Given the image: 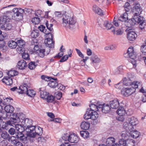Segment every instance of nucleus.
<instances>
[{"label": "nucleus", "instance_id": "nucleus-38", "mask_svg": "<svg viewBox=\"0 0 146 146\" xmlns=\"http://www.w3.org/2000/svg\"><path fill=\"white\" fill-rule=\"evenodd\" d=\"M115 139L113 137H110L107 139L106 143L108 146H111L115 143Z\"/></svg>", "mask_w": 146, "mask_h": 146}, {"label": "nucleus", "instance_id": "nucleus-14", "mask_svg": "<svg viewBox=\"0 0 146 146\" xmlns=\"http://www.w3.org/2000/svg\"><path fill=\"white\" fill-rule=\"evenodd\" d=\"M21 121L22 126L26 128L31 126L32 124V120L29 118H26L24 119L21 118Z\"/></svg>", "mask_w": 146, "mask_h": 146}, {"label": "nucleus", "instance_id": "nucleus-53", "mask_svg": "<svg viewBox=\"0 0 146 146\" xmlns=\"http://www.w3.org/2000/svg\"><path fill=\"white\" fill-rule=\"evenodd\" d=\"M123 66H119L117 69L113 70L114 74H117L120 73L123 70Z\"/></svg>", "mask_w": 146, "mask_h": 146}, {"label": "nucleus", "instance_id": "nucleus-46", "mask_svg": "<svg viewBox=\"0 0 146 146\" xmlns=\"http://www.w3.org/2000/svg\"><path fill=\"white\" fill-rule=\"evenodd\" d=\"M124 142L123 139H120L118 143H115L111 146H125Z\"/></svg>", "mask_w": 146, "mask_h": 146}, {"label": "nucleus", "instance_id": "nucleus-27", "mask_svg": "<svg viewBox=\"0 0 146 146\" xmlns=\"http://www.w3.org/2000/svg\"><path fill=\"white\" fill-rule=\"evenodd\" d=\"M2 82L7 85H11L13 83V80L11 78L7 76L5 77L2 80Z\"/></svg>", "mask_w": 146, "mask_h": 146}, {"label": "nucleus", "instance_id": "nucleus-58", "mask_svg": "<svg viewBox=\"0 0 146 146\" xmlns=\"http://www.w3.org/2000/svg\"><path fill=\"white\" fill-rule=\"evenodd\" d=\"M31 21L34 24H37L40 22V18L38 17H35L32 19Z\"/></svg>", "mask_w": 146, "mask_h": 146}, {"label": "nucleus", "instance_id": "nucleus-28", "mask_svg": "<svg viewBox=\"0 0 146 146\" xmlns=\"http://www.w3.org/2000/svg\"><path fill=\"white\" fill-rule=\"evenodd\" d=\"M121 135L122 138V139H124V140H127L130 136V133L127 131H123L121 133Z\"/></svg>", "mask_w": 146, "mask_h": 146}, {"label": "nucleus", "instance_id": "nucleus-47", "mask_svg": "<svg viewBox=\"0 0 146 146\" xmlns=\"http://www.w3.org/2000/svg\"><path fill=\"white\" fill-rule=\"evenodd\" d=\"M80 134L81 136L84 139L88 138L89 135V133L87 131H80Z\"/></svg>", "mask_w": 146, "mask_h": 146}, {"label": "nucleus", "instance_id": "nucleus-40", "mask_svg": "<svg viewBox=\"0 0 146 146\" xmlns=\"http://www.w3.org/2000/svg\"><path fill=\"white\" fill-rule=\"evenodd\" d=\"M90 125L89 123L84 121L81 123L80 126L82 129L87 130L89 128Z\"/></svg>", "mask_w": 146, "mask_h": 146}, {"label": "nucleus", "instance_id": "nucleus-15", "mask_svg": "<svg viewBox=\"0 0 146 146\" xmlns=\"http://www.w3.org/2000/svg\"><path fill=\"white\" fill-rule=\"evenodd\" d=\"M117 113L121 117H118V120L121 121H123L124 118L123 116L125 113V111L123 107L119 108L117 110Z\"/></svg>", "mask_w": 146, "mask_h": 146}, {"label": "nucleus", "instance_id": "nucleus-8", "mask_svg": "<svg viewBox=\"0 0 146 146\" xmlns=\"http://www.w3.org/2000/svg\"><path fill=\"white\" fill-rule=\"evenodd\" d=\"M123 84L126 86H131L136 88H138L139 86L140 85L139 82L137 81L132 82L129 78H124L123 79Z\"/></svg>", "mask_w": 146, "mask_h": 146}, {"label": "nucleus", "instance_id": "nucleus-56", "mask_svg": "<svg viewBox=\"0 0 146 146\" xmlns=\"http://www.w3.org/2000/svg\"><path fill=\"white\" fill-rule=\"evenodd\" d=\"M9 21V20L7 19V17L4 16L1 18L0 19L1 25L8 23Z\"/></svg>", "mask_w": 146, "mask_h": 146}, {"label": "nucleus", "instance_id": "nucleus-51", "mask_svg": "<svg viewBox=\"0 0 146 146\" xmlns=\"http://www.w3.org/2000/svg\"><path fill=\"white\" fill-rule=\"evenodd\" d=\"M18 74V72L15 70H11L8 72L7 74L9 76L11 77L17 75Z\"/></svg>", "mask_w": 146, "mask_h": 146}, {"label": "nucleus", "instance_id": "nucleus-13", "mask_svg": "<svg viewBox=\"0 0 146 146\" xmlns=\"http://www.w3.org/2000/svg\"><path fill=\"white\" fill-rule=\"evenodd\" d=\"M98 107L100 110H101L102 112L104 113H108L111 110L110 106L108 104H100Z\"/></svg>", "mask_w": 146, "mask_h": 146}, {"label": "nucleus", "instance_id": "nucleus-59", "mask_svg": "<svg viewBox=\"0 0 146 146\" xmlns=\"http://www.w3.org/2000/svg\"><path fill=\"white\" fill-rule=\"evenodd\" d=\"M124 8L125 11L127 12L129 11L131 9V7L129 5V3L128 2L125 3Z\"/></svg>", "mask_w": 146, "mask_h": 146}, {"label": "nucleus", "instance_id": "nucleus-63", "mask_svg": "<svg viewBox=\"0 0 146 146\" xmlns=\"http://www.w3.org/2000/svg\"><path fill=\"white\" fill-rule=\"evenodd\" d=\"M139 28L141 30H145V26L146 25V23L145 21L142 22V23H139Z\"/></svg>", "mask_w": 146, "mask_h": 146}, {"label": "nucleus", "instance_id": "nucleus-21", "mask_svg": "<svg viewBox=\"0 0 146 146\" xmlns=\"http://www.w3.org/2000/svg\"><path fill=\"white\" fill-rule=\"evenodd\" d=\"M12 122L11 121H8L6 122H4L2 120L0 121V127H1L3 129H7V127L9 125L12 126H14L13 124H12L11 123Z\"/></svg>", "mask_w": 146, "mask_h": 146}, {"label": "nucleus", "instance_id": "nucleus-35", "mask_svg": "<svg viewBox=\"0 0 146 146\" xmlns=\"http://www.w3.org/2000/svg\"><path fill=\"white\" fill-rule=\"evenodd\" d=\"M128 14L126 12L122 14L119 18L118 20L121 21H126L128 20Z\"/></svg>", "mask_w": 146, "mask_h": 146}, {"label": "nucleus", "instance_id": "nucleus-2", "mask_svg": "<svg viewBox=\"0 0 146 146\" xmlns=\"http://www.w3.org/2000/svg\"><path fill=\"white\" fill-rule=\"evenodd\" d=\"M38 43L36 39L32 40L31 42V47L33 48L34 51L38 53L39 56L43 57L45 55H47L46 53V49L40 48L38 45Z\"/></svg>", "mask_w": 146, "mask_h": 146}, {"label": "nucleus", "instance_id": "nucleus-60", "mask_svg": "<svg viewBox=\"0 0 146 146\" xmlns=\"http://www.w3.org/2000/svg\"><path fill=\"white\" fill-rule=\"evenodd\" d=\"M22 57L23 59L27 60H29L30 59L28 53L24 52L22 54Z\"/></svg>", "mask_w": 146, "mask_h": 146}, {"label": "nucleus", "instance_id": "nucleus-62", "mask_svg": "<svg viewBox=\"0 0 146 146\" xmlns=\"http://www.w3.org/2000/svg\"><path fill=\"white\" fill-rule=\"evenodd\" d=\"M141 50L142 52L144 54H146V44H143L141 48Z\"/></svg>", "mask_w": 146, "mask_h": 146}, {"label": "nucleus", "instance_id": "nucleus-7", "mask_svg": "<svg viewBox=\"0 0 146 146\" xmlns=\"http://www.w3.org/2000/svg\"><path fill=\"white\" fill-rule=\"evenodd\" d=\"M98 114L97 112L90 111L89 110H87L86 113L84 115V118L86 120L98 119Z\"/></svg>", "mask_w": 146, "mask_h": 146}, {"label": "nucleus", "instance_id": "nucleus-52", "mask_svg": "<svg viewBox=\"0 0 146 146\" xmlns=\"http://www.w3.org/2000/svg\"><path fill=\"white\" fill-rule=\"evenodd\" d=\"M37 65V64L35 62H31L29 63L28 67L30 69L33 70L35 68Z\"/></svg>", "mask_w": 146, "mask_h": 146}, {"label": "nucleus", "instance_id": "nucleus-4", "mask_svg": "<svg viewBox=\"0 0 146 146\" xmlns=\"http://www.w3.org/2000/svg\"><path fill=\"white\" fill-rule=\"evenodd\" d=\"M13 18L15 20L19 21L23 18V14L24 12V9L21 8H14L13 10Z\"/></svg>", "mask_w": 146, "mask_h": 146}, {"label": "nucleus", "instance_id": "nucleus-26", "mask_svg": "<svg viewBox=\"0 0 146 146\" xmlns=\"http://www.w3.org/2000/svg\"><path fill=\"white\" fill-rule=\"evenodd\" d=\"M127 54L129 56V57L131 58H134L135 57V54L133 47H132L128 48L127 53L125 55H126Z\"/></svg>", "mask_w": 146, "mask_h": 146}, {"label": "nucleus", "instance_id": "nucleus-41", "mask_svg": "<svg viewBox=\"0 0 146 146\" xmlns=\"http://www.w3.org/2000/svg\"><path fill=\"white\" fill-rule=\"evenodd\" d=\"M1 27L3 29L6 30H10L11 28V24L8 22L2 24L1 26Z\"/></svg>", "mask_w": 146, "mask_h": 146}, {"label": "nucleus", "instance_id": "nucleus-55", "mask_svg": "<svg viewBox=\"0 0 146 146\" xmlns=\"http://www.w3.org/2000/svg\"><path fill=\"white\" fill-rule=\"evenodd\" d=\"M54 99V97L52 95H48L46 98V101L48 102H53Z\"/></svg>", "mask_w": 146, "mask_h": 146}, {"label": "nucleus", "instance_id": "nucleus-29", "mask_svg": "<svg viewBox=\"0 0 146 146\" xmlns=\"http://www.w3.org/2000/svg\"><path fill=\"white\" fill-rule=\"evenodd\" d=\"M4 110L6 113H12L14 110L13 107L10 105H6L4 108Z\"/></svg>", "mask_w": 146, "mask_h": 146}, {"label": "nucleus", "instance_id": "nucleus-16", "mask_svg": "<svg viewBox=\"0 0 146 146\" xmlns=\"http://www.w3.org/2000/svg\"><path fill=\"white\" fill-rule=\"evenodd\" d=\"M137 37V35L135 31H128L127 35V38L129 40H134Z\"/></svg>", "mask_w": 146, "mask_h": 146}, {"label": "nucleus", "instance_id": "nucleus-39", "mask_svg": "<svg viewBox=\"0 0 146 146\" xmlns=\"http://www.w3.org/2000/svg\"><path fill=\"white\" fill-rule=\"evenodd\" d=\"M140 133L137 130H134L130 131V136L135 139H136L138 138L140 135Z\"/></svg>", "mask_w": 146, "mask_h": 146}, {"label": "nucleus", "instance_id": "nucleus-9", "mask_svg": "<svg viewBox=\"0 0 146 146\" xmlns=\"http://www.w3.org/2000/svg\"><path fill=\"white\" fill-rule=\"evenodd\" d=\"M136 88L133 86L130 88H123L121 90V94L125 96H128L135 92Z\"/></svg>", "mask_w": 146, "mask_h": 146}, {"label": "nucleus", "instance_id": "nucleus-10", "mask_svg": "<svg viewBox=\"0 0 146 146\" xmlns=\"http://www.w3.org/2000/svg\"><path fill=\"white\" fill-rule=\"evenodd\" d=\"M35 127L34 126H31L25 129L27 134L28 136L34 138L36 137Z\"/></svg>", "mask_w": 146, "mask_h": 146}, {"label": "nucleus", "instance_id": "nucleus-61", "mask_svg": "<svg viewBox=\"0 0 146 146\" xmlns=\"http://www.w3.org/2000/svg\"><path fill=\"white\" fill-rule=\"evenodd\" d=\"M3 40L0 41V48L2 50H5L6 49V46H5V43Z\"/></svg>", "mask_w": 146, "mask_h": 146}, {"label": "nucleus", "instance_id": "nucleus-50", "mask_svg": "<svg viewBox=\"0 0 146 146\" xmlns=\"http://www.w3.org/2000/svg\"><path fill=\"white\" fill-rule=\"evenodd\" d=\"M25 94L30 97H32L35 95L36 92L33 90H28V91Z\"/></svg>", "mask_w": 146, "mask_h": 146}, {"label": "nucleus", "instance_id": "nucleus-45", "mask_svg": "<svg viewBox=\"0 0 146 146\" xmlns=\"http://www.w3.org/2000/svg\"><path fill=\"white\" fill-rule=\"evenodd\" d=\"M115 29L114 28V31H112L113 34L115 35H121L123 33L124 31L122 28L116 30V31H115Z\"/></svg>", "mask_w": 146, "mask_h": 146}, {"label": "nucleus", "instance_id": "nucleus-24", "mask_svg": "<svg viewBox=\"0 0 146 146\" xmlns=\"http://www.w3.org/2000/svg\"><path fill=\"white\" fill-rule=\"evenodd\" d=\"M123 128L125 129V131L130 132L132 131L133 129V125L130 124L129 123L125 122L123 124Z\"/></svg>", "mask_w": 146, "mask_h": 146}, {"label": "nucleus", "instance_id": "nucleus-17", "mask_svg": "<svg viewBox=\"0 0 146 146\" xmlns=\"http://www.w3.org/2000/svg\"><path fill=\"white\" fill-rule=\"evenodd\" d=\"M91 63L92 64H98L100 63L101 61V60L97 55L93 54L90 57V58Z\"/></svg>", "mask_w": 146, "mask_h": 146}, {"label": "nucleus", "instance_id": "nucleus-6", "mask_svg": "<svg viewBox=\"0 0 146 146\" xmlns=\"http://www.w3.org/2000/svg\"><path fill=\"white\" fill-rule=\"evenodd\" d=\"M145 21V19L139 15H133V18L129 19L128 22L131 26H133L137 23L139 24Z\"/></svg>", "mask_w": 146, "mask_h": 146}, {"label": "nucleus", "instance_id": "nucleus-23", "mask_svg": "<svg viewBox=\"0 0 146 146\" xmlns=\"http://www.w3.org/2000/svg\"><path fill=\"white\" fill-rule=\"evenodd\" d=\"M11 143L14 146H23L22 144L14 136H12L10 139Z\"/></svg>", "mask_w": 146, "mask_h": 146}, {"label": "nucleus", "instance_id": "nucleus-48", "mask_svg": "<svg viewBox=\"0 0 146 146\" xmlns=\"http://www.w3.org/2000/svg\"><path fill=\"white\" fill-rule=\"evenodd\" d=\"M43 133L42 128L38 127L37 129L35 130V134H36V137L37 136H40Z\"/></svg>", "mask_w": 146, "mask_h": 146}, {"label": "nucleus", "instance_id": "nucleus-57", "mask_svg": "<svg viewBox=\"0 0 146 146\" xmlns=\"http://www.w3.org/2000/svg\"><path fill=\"white\" fill-rule=\"evenodd\" d=\"M24 46H18L17 49V50L18 53L22 54L25 51V48Z\"/></svg>", "mask_w": 146, "mask_h": 146}, {"label": "nucleus", "instance_id": "nucleus-54", "mask_svg": "<svg viewBox=\"0 0 146 146\" xmlns=\"http://www.w3.org/2000/svg\"><path fill=\"white\" fill-rule=\"evenodd\" d=\"M39 35V31L37 30H35L33 31L31 34V36L34 38H36Z\"/></svg>", "mask_w": 146, "mask_h": 146}, {"label": "nucleus", "instance_id": "nucleus-64", "mask_svg": "<svg viewBox=\"0 0 146 146\" xmlns=\"http://www.w3.org/2000/svg\"><path fill=\"white\" fill-rule=\"evenodd\" d=\"M1 136L3 139H6L8 138L9 134L5 131H3L1 134Z\"/></svg>", "mask_w": 146, "mask_h": 146}, {"label": "nucleus", "instance_id": "nucleus-11", "mask_svg": "<svg viewBox=\"0 0 146 146\" xmlns=\"http://www.w3.org/2000/svg\"><path fill=\"white\" fill-rule=\"evenodd\" d=\"M11 114L12 115L10 114V115L11 116L12 119L11 120L9 121H12V122L11 123L12 124H13L14 123H19L21 121V116H20L19 117V114H16L13 113Z\"/></svg>", "mask_w": 146, "mask_h": 146}, {"label": "nucleus", "instance_id": "nucleus-31", "mask_svg": "<svg viewBox=\"0 0 146 146\" xmlns=\"http://www.w3.org/2000/svg\"><path fill=\"white\" fill-rule=\"evenodd\" d=\"M7 44L8 46L12 49L15 48L17 46V42L12 40L9 41Z\"/></svg>", "mask_w": 146, "mask_h": 146}, {"label": "nucleus", "instance_id": "nucleus-49", "mask_svg": "<svg viewBox=\"0 0 146 146\" xmlns=\"http://www.w3.org/2000/svg\"><path fill=\"white\" fill-rule=\"evenodd\" d=\"M13 99L12 98L9 99L8 98H6L3 101L2 104L3 105H5L7 104H10L11 103V101Z\"/></svg>", "mask_w": 146, "mask_h": 146}, {"label": "nucleus", "instance_id": "nucleus-5", "mask_svg": "<svg viewBox=\"0 0 146 146\" xmlns=\"http://www.w3.org/2000/svg\"><path fill=\"white\" fill-rule=\"evenodd\" d=\"M46 25L47 29H46L45 27L42 25L38 27V29L40 31L44 33L45 35L52 34L51 32L53 30L52 28L53 24H49L48 22H46Z\"/></svg>", "mask_w": 146, "mask_h": 146}, {"label": "nucleus", "instance_id": "nucleus-36", "mask_svg": "<svg viewBox=\"0 0 146 146\" xmlns=\"http://www.w3.org/2000/svg\"><path fill=\"white\" fill-rule=\"evenodd\" d=\"M53 81H50L48 83V85L51 88H55L58 85V83L56 81L57 80V78H56L54 79H52Z\"/></svg>", "mask_w": 146, "mask_h": 146}, {"label": "nucleus", "instance_id": "nucleus-3", "mask_svg": "<svg viewBox=\"0 0 146 146\" xmlns=\"http://www.w3.org/2000/svg\"><path fill=\"white\" fill-rule=\"evenodd\" d=\"M44 36L46 37V38L44 40V43L46 46L48 47L46 48V53L47 55H48L50 51V48H54V42L53 41V35L52 34L45 35Z\"/></svg>", "mask_w": 146, "mask_h": 146}, {"label": "nucleus", "instance_id": "nucleus-34", "mask_svg": "<svg viewBox=\"0 0 146 146\" xmlns=\"http://www.w3.org/2000/svg\"><path fill=\"white\" fill-rule=\"evenodd\" d=\"M13 126L15 125V127L17 131L19 132H22L25 130L24 127L22 126L20 124L17 123H14L13 124Z\"/></svg>", "mask_w": 146, "mask_h": 146}, {"label": "nucleus", "instance_id": "nucleus-12", "mask_svg": "<svg viewBox=\"0 0 146 146\" xmlns=\"http://www.w3.org/2000/svg\"><path fill=\"white\" fill-rule=\"evenodd\" d=\"M142 11V9L139 4L137 3L133 8L132 13L133 15H140Z\"/></svg>", "mask_w": 146, "mask_h": 146}, {"label": "nucleus", "instance_id": "nucleus-1", "mask_svg": "<svg viewBox=\"0 0 146 146\" xmlns=\"http://www.w3.org/2000/svg\"><path fill=\"white\" fill-rule=\"evenodd\" d=\"M55 17L58 19L60 17L62 19V24L63 26L68 29L71 28V26L74 25L76 21L73 17H71L65 14H63L62 16L61 12L56 11L54 13Z\"/></svg>", "mask_w": 146, "mask_h": 146}, {"label": "nucleus", "instance_id": "nucleus-25", "mask_svg": "<svg viewBox=\"0 0 146 146\" xmlns=\"http://www.w3.org/2000/svg\"><path fill=\"white\" fill-rule=\"evenodd\" d=\"M19 132L15 133V136H13L17 139H19L20 140L23 141H25L27 140V137L25 136L22 133Z\"/></svg>", "mask_w": 146, "mask_h": 146}, {"label": "nucleus", "instance_id": "nucleus-22", "mask_svg": "<svg viewBox=\"0 0 146 146\" xmlns=\"http://www.w3.org/2000/svg\"><path fill=\"white\" fill-rule=\"evenodd\" d=\"M78 138L75 134H71L69 135L68 141L71 143H76L78 142Z\"/></svg>", "mask_w": 146, "mask_h": 146}, {"label": "nucleus", "instance_id": "nucleus-42", "mask_svg": "<svg viewBox=\"0 0 146 146\" xmlns=\"http://www.w3.org/2000/svg\"><path fill=\"white\" fill-rule=\"evenodd\" d=\"M128 120L129 121V123L133 125V126L136 125L138 123V121L136 118L134 117L129 119Z\"/></svg>", "mask_w": 146, "mask_h": 146}, {"label": "nucleus", "instance_id": "nucleus-20", "mask_svg": "<svg viewBox=\"0 0 146 146\" xmlns=\"http://www.w3.org/2000/svg\"><path fill=\"white\" fill-rule=\"evenodd\" d=\"M92 10L95 13L100 15L102 16L104 15V13L103 11L96 5H94L93 6Z\"/></svg>", "mask_w": 146, "mask_h": 146}, {"label": "nucleus", "instance_id": "nucleus-37", "mask_svg": "<svg viewBox=\"0 0 146 146\" xmlns=\"http://www.w3.org/2000/svg\"><path fill=\"white\" fill-rule=\"evenodd\" d=\"M125 146H134L135 143V141L133 139H127L126 141L123 139Z\"/></svg>", "mask_w": 146, "mask_h": 146}, {"label": "nucleus", "instance_id": "nucleus-33", "mask_svg": "<svg viewBox=\"0 0 146 146\" xmlns=\"http://www.w3.org/2000/svg\"><path fill=\"white\" fill-rule=\"evenodd\" d=\"M99 105L97 106L93 104H91L90 106V109H88L87 110H89L90 111L94 112H96L100 110V109L98 107Z\"/></svg>", "mask_w": 146, "mask_h": 146}, {"label": "nucleus", "instance_id": "nucleus-19", "mask_svg": "<svg viewBox=\"0 0 146 146\" xmlns=\"http://www.w3.org/2000/svg\"><path fill=\"white\" fill-rule=\"evenodd\" d=\"M110 107L112 108L116 109L119 106V104L118 100L116 98L113 99L110 102Z\"/></svg>", "mask_w": 146, "mask_h": 146}, {"label": "nucleus", "instance_id": "nucleus-44", "mask_svg": "<svg viewBox=\"0 0 146 146\" xmlns=\"http://www.w3.org/2000/svg\"><path fill=\"white\" fill-rule=\"evenodd\" d=\"M16 42L18 46H25L26 42L21 38L17 40Z\"/></svg>", "mask_w": 146, "mask_h": 146}, {"label": "nucleus", "instance_id": "nucleus-43", "mask_svg": "<svg viewBox=\"0 0 146 146\" xmlns=\"http://www.w3.org/2000/svg\"><path fill=\"white\" fill-rule=\"evenodd\" d=\"M38 91L40 92V94L41 98L43 99H46L47 96L49 95V93L46 91H41V89L39 88Z\"/></svg>", "mask_w": 146, "mask_h": 146}, {"label": "nucleus", "instance_id": "nucleus-30", "mask_svg": "<svg viewBox=\"0 0 146 146\" xmlns=\"http://www.w3.org/2000/svg\"><path fill=\"white\" fill-rule=\"evenodd\" d=\"M27 85L26 84H24L23 85H21L19 87L21 91L20 93L21 94H25L28 91V89L27 87Z\"/></svg>", "mask_w": 146, "mask_h": 146}, {"label": "nucleus", "instance_id": "nucleus-32", "mask_svg": "<svg viewBox=\"0 0 146 146\" xmlns=\"http://www.w3.org/2000/svg\"><path fill=\"white\" fill-rule=\"evenodd\" d=\"M104 25L107 29L108 30L111 29L112 31H114V27H113V25L108 21L104 22Z\"/></svg>", "mask_w": 146, "mask_h": 146}, {"label": "nucleus", "instance_id": "nucleus-18", "mask_svg": "<svg viewBox=\"0 0 146 146\" xmlns=\"http://www.w3.org/2000/svg\"><path fill=\"white\" fill-rule=\"evenodd\" d=\"M27 65L26 62L24 60H22L19 61L17 66V68L19 69L23 70L26 68Z\"/></svg>", "mask_w": 146, "mask_h": 146}]
</instances>
